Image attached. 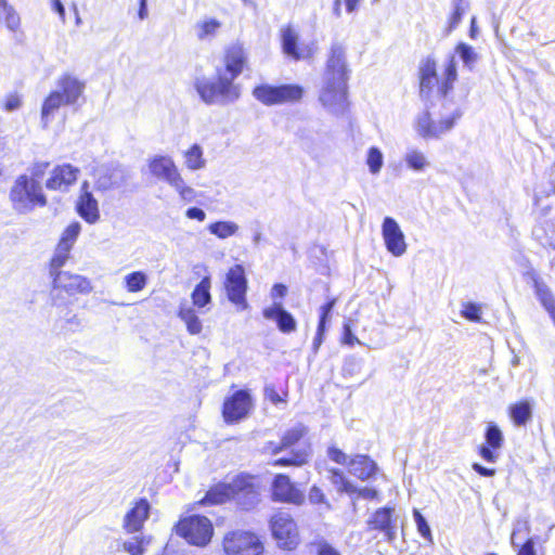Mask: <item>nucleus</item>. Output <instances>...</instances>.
I'll return each mask as SVG.
<instances>
[{
    "instance_id": "34",
    "label": "nucleus",
    "mask_w": 555,
    "mask_h": 555,
    "mask_svg": "<svg viewBox=\"0 0 555 555\" xmlns=\"http://www.w3.org/2000/svg\"><path fill=\"white\" fill-rule=\"evenodd\" d=\"M80 231L81 227L78 221H73L69 223L62 232L56 247L64 249L65 251H72L74 244L80 234Z\"/></svg>"
},
{
    "instance_id": "7",
    "label": "nucleus",
    "mask_w": 555,
    "mask_h": 555,
    "mask_svg": "<svg viewBox=\"0 0 555 555\" xmlns=\"http://www.w3.org/2000/svg\"><path fill=\"white\" fill-rule=\"evenodd\" d=\"M173 531L189 544L205 546L212 538L214 527L206 516L189 515L179 518L173 526Z\"/></svg>"
},
{
    "instance_id": "25",
    "label": "nucleus",
    "mask_w": 555,
    "mask_h": 555,
    "mask_svg": "<svg viewBox=\"0 0 555 555\" xmlns=\"http://www.w3.org/2000/svg\"><path fill=\"white\" fill-rule=\"evenodd\" d=\"M263 318L273 320L280 332L289 334L296 331L297 322L293 314L285 310L280 304H274L262 310Z\"/></svg>"
},
{
    "instance_id": "51",
    "label": "nucleus",
    "mask_w": 555,
    "mask_h": 555,
    "mask_svg": "<svg viewBox=\"0 0 555 555\" xmlns=\"http://www.w3.org/2000/svg\"><path fill=\"white\" fill-rule=\"evenodd\" d=\"M336 302H337V298L331 297L326 300V302L324 305H322L320 307L318 324H322V326L327 324L331 312H332L333 308L335 307Z\"/></svg>"
},
{
    "instance_id": "21",
    "label": "nucleus",
    "mask_w": 555,
    "mask_h": 555,
    "mask_svg": "<svg viewBox=\"0 0 555 555\" xmlns=\"http://www.w3.org/2000/svg\"><path fill=\"white\" fill-rule=\"evenodd\" d=\"M504 438L502 431L494 423L486 427L485 443L478 447V454L482 460L494 463L499 459V450L503 447Z\"/></svg>"
},
{
    "instance_id": "63",
    "label": "nucleus",
    "mask_w": 555,
    "mask_h": 555,
    "mask_svg": "<svg viewBox=\"0 0 555 555\" xmlns=\"http://www.w3.org/2000/svg\"><path fill=\"white\" fill-rule=\"evenodd\" d=\"M284 447L283 444L280 442H275V441H268L266 444H264V451L270 454V455H276L279 453H281L282 451H284Z\"/></svg>"
},
{
    "instance_id": "33",
    "label": "nucleus",
    "mask_w": 555,
    "mask_h": 555,
    "mask_svg": "<svg viewBox=\"0 0 555 555\" xmlns=\"http://www.w3.org/2000/svg\"><path fill=\"white\" fill-rule=\"evenodd\" d=\"M309 462V452L297 450L291 456H283L270 462L273 467H301Z\"/></svg>"
},
{
    "instance_id": "22",
    "label": "nucleus",
    "mask_w": 555,
    "mask_h": 555,
    "mask_svg": "<svg viewBox=\"0 0 555 555\" xmlns=\"http://www.w3.org/2000/svg\"><path fill=\"white\" fill-rule=\"evenodd\" d=\"M151 505L145 498L134 501L132 507L124 517L122 527L126 532L134 533L142 530L144 522L150 516Z\"/></svg>"
},
{
    "instance_id": "26",
    "label": "nucleus",
    "mask_w": 555,
    "mask_h": 555,
    "mask_svg": "<svg viewBox=\"0 0 555 555\" xmlns=\"http://www.w3.org/2000/svg\"><path fill=\"white\" fill-rule=\"evenodd\" d=\"M349 472L357 479L367 481L374 478L378 467L374 460L366 454H356L349 461Z\"/></svg>"
},
{
    "instance_id": "24",
    "label": "nucleus",
    "mask_w": 555,
    "mask_h": 555,
    "mask_svg": "<svg viewBox=\"0 0 555 555\" xmlns=\"http://www.w3.org/2000/svg\"><path fill=\"white\" fill-rule=\"evenodd\" d=\"M149 168L153 176L164 179L170 185L180 181L181 173L175 162L168 156H155L149 162Z\"/></svg>"
},
{
    "instance_id": "30",
    "label": "nucleus",
    "mask_w": 555,
    "mask_h": 555,
    "mask_svg": "<svg viewBox=\"0 0 555 555\" xmlns=\"http://www.w3.org/2000/svg\"><path fill=\"white\" fill-rule=\"evenodd\" d=\"M508 416L516 426L526 425L531 416V405L528 400H519L508 406Z\"/></svg>"
},
{
    "instance_id": "60",
    "label": "nucleus",
    "mask_w": 555,
    "mask_h": 555,
    "mask_svg": "<svg viewBox=\"0 0 555 555\" xmlns=\"http://www.w3.org/2000/svg\"><path fill=\"white\" fill-rule=\"evenodd\" d=\"M353 495H357L358 498H362V499H366V500H376L378 498V491L374 488H369V487H364V488L356 487V491H354Z\"/></svg>"
},
{
    "instance_id": "13",
    "label": "nucleus",
    "mask_w": 555,
    "mask_h": 555,
    "mask_svg": "<svg viewBox=\"0 0 555 555\" xmlns=\"http://www.w3.org/2000/svg\"><path fill=\"white\" fill-rule=\"evenodd\" d=\"M461 114L454 112L439 120H434L429 112H423L416 119V130L425 139H437L451 130Z\"/></svg>"
},
{
    "instance_id": "56",
    "label": "nucleus",
    "mask_w": 555,
    "mask_h": 555,
    "mask_svg": "<svg viewBox=\"0 0 555 555\" xmlns=\"http://www.w3.org/2000/svg\"><path fill=\"white\" fill-rule=\"evenodd\" d=\"M309 500L312 504H325L326 503V496L323 492V490L319 486H311L309 489Z\"/></svg>"
},
{
    "instance_id": "12",
    "label": "nucleus",
    "mask_w": 555,
    "mask_h": 555,
    "mask_svg": "<svg viewBox=\"0 0 555 555\" xmlns=\"http://www.w3.org/2000/svg\"><path fill=\"white\" fill-rule=\"evenodd\" d=\"M253 409V398L248 390H235L222 403L221 414L225 423L234 424L245 418Z\"/></svg>"
},
{
    "instance_id": "38",
    "label": "nucleus",
    "mask_w": 555,
    "mask_h": 555,
    "mask_svg": "<svg viewBox=\"0 0 555 555\" xmlns=\"http://www.w3.org/2000/svg\"><path fill=\"white\" fill-rule=\"evenodd\" d=\"M125 288L129 293H139L147 285V275L143 271H133L124 278Z\"/></svg>"
},
{
    "instance_id": "17",
    "label": "nucleus",
    "mask_w": 555,
    "mask_h": 555,
    "mask_svg": "<svg viewBox=\"0 0 555 555\" xmlns=\"http://www.w3.org/2000/svg\"><path fill=\"white\" fill-rule=\"evenodd\" d=\"M79 173V168L72 164H59L50 171L44 185L49 191H67L77 182Z\"/></svg>"
},
{
    "instance_id": "64",
    "label": "nucleus",
    "mask_w": 555,
    "mask_h": 555,
    "mask_svg": "<svg viewBox=\"0 0 555 555\" xmlns=\"http://www.w3.org/2000/svg\"><path fill=\"white\" fill-rule=\"evenodd\" d=\"M185 216L189 219H195L199 222L204 221L206 218V214L204 212V210H202L201 208H197V207H191V208L186 209Z\"/></svg>"
},
{
    "instance_id": "1",
    "label": "nucleus",
    "mask_w": 555,
    "mask_h": 555,
    "mask_svg": "<svg viewBox=\"0 0 555 555\" xmlns=\"http://www.w3.org/2000/svg\"><path fill=\"white\" fill-rule=\"evenodd\" d=\"M349 73L345 48L340 43H333L328 50L323 73V86L319 94L323 106L347 107Z\"/></svg>"
},
{
    "instance_id": "49",
    "label": "nucleus",
    "mask_w": 555,
    "mask_h": 555,
    "mask_svg": "<svg viewBox=\"0 0 555 555\" xmlns=\"http://www.w3.org/2000/svg\"><path fill=\"white\" fill-rule=\"evenodd\" d=\"M219 27L220 23L215 18L204 21L198 24L197 36L199 39H205L206 37L214 35Z\"/></svg>"
},
{
    "instance_id": "20",
    "label": "nucleus",
    "mask_w": 555,
    "mask_h": 555,
    "mask_svg": "<svg viewBox=\"0 0 555 555\" xmlns=\"http://www.w3.org/2000/svg\"><path fill=\"white\" fill-rule=\"evenodd\" d=\"M282 50L284 54L294 61L308 60L314 54L310 46L301 44L294 28L285 26L281 33Z\"/></svg>"
},
{
    "instance_id": "11",
    "label": "nucleus",
    "mask_w": 555,
    "mask_h": 555,
    "mask_svg": "<svg viewBox=\"0 0 555 555\" xmlns=\"http://www.w3.org/2000/svg\"><path fill=\"white\" fill-rule=\"evenodd\" d=\"M270 499L274 503L301 506L306 502V494L288 474L278 473L270 482Z\"/></svg>"
},
{
    "instance_id": "54",
    "label": "nucleus",
    "mask_w": 555,
    "mask_h": 555,
    "mask_svg": "<svg viewBox=\"0 0 555 555\" xmlns=\"http://www.w3.org/2000/svg\"><path fill=\"white\" fill-rule=\"evenodd\" d=\"M406 163L409 167L413 168L414 170H422L426 165L424 155L416 151L411 152L406 156Z\"/></svg>"
},
{
    "instance_id": "27",
    "label": "nucleus",
    "mask_w": 555,
    "mask_h": 555,
    "mask_svg": "<svg viewBox=\"0 0 555 555\" xmlns=\"http://www.w3.org/2000/svg\"><path fill=\"white\" fill-rule=\"evenodd\" d=\"M59 90L62 98L68 105L75 104L85 90V82L80 81L70 74L62 75L57 80Z\"/></svg>"
},
{
    "instance_id": "14",
    "label": "nucleus",
    "mask_w": 555,
    "mask_h": 555,
    "mask_svg": "<svg viewBox=\"0 0 555 555\" xmlns=\"http://www.w3.org/2000/svg\"><path fill=\"white\" fill-rule=\"evenodd\" d=\"M222 63L224 72L235 80L249 64L248 50L241 41L231 42L223 49Z\"/></svg>"
},
{
    "instance_id": "45",
    "label": "nucleus",
    "mask_w": 555,
    "mask_h": 555,
    "mask_svg": "<svg viewBox=\"0 0 555 555\" xmlns=\"http://www.w3.org/2000/svg\"><path fill=\"white\" fill-rule=\"evenodd\" d=\"M366 164L370 168V171L373 175H376L380 171V169L383 167V155H382V152L379 151V149H377L375 146H372L369 149L367 156H366Z\"/></svg>"
},
{
    "instance_id": "55",
    "label": "nucleus",
    "mask_w": 555,
    "mask_h": 555,
    "mask_svg": "<svg viewBox=\"0 0 555 555\" xmlns=\"http://www.w3.org/2000/svg\"><path fill=\"white\" fill-rule=\"evenodd\" d=\"M171 186H173L177 190V192L183 199L191 201L195 197L194 190L184 183V180L181 176H180V181L177 183L176 182L172 183Z\"/></svg>"
},
{
    "instance_id": "15",
    "label": "nucleus",
    "mask_w": 555,
    "mask_h": 555,
    "mask_svg": "<svg viewBox=\"0 0 555 555\" xmlns=\"http://www.w3.org/2000/svg\"><path fill=\"white\" fill-rule=\"evenodd\" d=\"M52 289L57 292V295L65 293L68 296H75L77 294H89L92 291V284L89 279L67 271L56 273L52 278Z\"/></svg>"
},
{
    "instance_id": "42",
    "label": "nucleus",
    "mask_w": 555,
    "mask_h": 555,
    "mask_svg": "<svg viewBox=\"0 0 555 555\" xmlns=\"http://www.w3.org/2000/svg\"><path fill=\"white\" fill-rule=\"evenodd\" d=\"M465 5L463 0H456L453 5V10L448 17L446 26V35H450L461 23L463 15L465 14Z\"/></svg>"
},
{
    "instance_id": "36",
    "label": "nucleus",
    "mask_w": 555,
    "mask_h": 555,
    "mask_svg": "<svg viewBox=\"0 0 555 555\" xmlns=\"http://www.w3.org/2000/svg\"><path fill=\"white\" fill-rule=\"evenodd\" d=\"M178 317L185 323L191 335H197L202 332V322L192 308L181 307L178 311Z\"/></svg>"
},
{
    "instance_id": "2",
    "label": "nucleus",
    "mask_w": 555,
    "mask_h": 555,
    "mask_svg": "<svg viewBox=\"0 0 555 555\" xmlns=\"http://www.w3.org/2000/svg\"><path fill=\"white\" fill-rule=\"evenodd\" d=\"M234 500L243 509H250L259 502V491L254 482V476L238 474L230 482H217L212 485L205 495L194 503L197 506H212L224 504Z\"/></svg>"
},
{
    "instance_id": "50",
    "label": "nucleus",
    "mask_w": 555,
    "mask_h": 555,
    "mask_svg": "<svg viewBox=\"0 0 555 555\" xmlns=\"http://www.w3.org/2000/svg\"><path fill=\"white\" fill-rule=\"evenodd\" d=\"M455 51L460 54L461 59L466 65H470L477 59L473 48L464 42H460L455 47Z\"/></svg>"
},
{
    "instance_id": "47",
    "label": "nucleus",
    "mask_w": 555,
    "mask_h": 555,
    "mask_svg": "<svg viewBox=\"0 0 555 555\" xmlns=\"http://www.w3.org/2000/svg\"><path fill=\"white\" fill-rule=\"evenodd\" d=\"M462 315L472 321V322H480L481 321V308L479 305L475 302H464L461 310Z\"/></svg>"
},
{
    "instance_id": "6",
    "label": "nucleus",
    "mask_w": 555,
    "mask_h": 555,
    "mask_svg": "<svg viewBox=\"0 0 555 555\" xmlns=\"http://www.w3.org/2000/svg\"><path fill=\"white\" fill-rule=\"evenodd\" d=\"M271 537L280 550L295 551L300 544V531L295 518L287 512L278 511L269 519Z\"/></svg>"
},
{
    "instance_id": "40",
    "label": "nucleus",
    "mask_w": 555,
    "mask_h": 555,
    "mask_svg": "<svg viewBox=\"0 0 555 555\" xmlns=\"http://www.w3.org/2000/svg\"><path fill=\"white\" fill-rule=\"evenodd\" d=\"M208 230L219 238H227L234 235L237 232L238 227L231 221H216L209 224Z\"/></svg>"
},
{
    "instance_id": "59",
    "label": "nucleus",
    "mask_w": 555,
    "mask_h": 555,
    "mask_svg": "<svg viewBox=\"0 0 555 555\" xmlns=\"http://www.w3.org/2000/svg\"><path fill=\"white\" fill-rule=\"evenodd\" d=\"M341 343L348 346H353L359 343V339L353 335L349 323H344Z\"/></svg>"
},
{
    "instance_id": "52",
    "label": "nucleus",
    "mask_w": 555,
    "mask_h": 555,
    "mask_svg": "<svg viewBox=\"0 0 555 555\" xmlns=\"http://www.w3.org/2000/svg\"><path fill=\"white\" fill-rule=\"evenodd\" d=\"M336 302H337V298L331 297L326 300V302L324 305H322L320 307L318 324H322V326L327 324L331 312H332L333 308L335 307Z\"/></svg>"
},
{
    "instance_id": "53",
    "label": "nucleus",
    "mask_w": 555,
    "mask_h": 555,
    "mask_svg": "<svg viewBox=\"0 0 555 555\" xmlns=\"http://www.w3.org/2000/svg\"><path fill=\"white\" fill-rule=\"evenodd\" d=\"M327 455L336 464L349 465L350 460L348 455L343 450L335 446H332L327 449Z\"/></svg>"
},
{
    "instance_id": "41",
    "label": "nucleus",
    "mask_w": 555,
    "mask_h": 555,
    "mask_svg": "<svg viewBox=\"0 0 555 555\" xmlns=\"http://www.w3.org/2000/svg\"><path fill=\"white\" fill-rule=\"evenodd\" d=\"M70 251H65L64 249L55 247V253L49 260V272L51 278H54L56 273H63L64 271L61 268L69 260Z\"/></svg>"
},
{
    "instance_id": "16",
    "label": "nucleus",
    "mask_w": 555,
    "mask_h": 555,
    "mask_svg": "<svg viewBox=\"0 0 555 555\" xmlns=\"http://www.w3.org/2000/svg\"><path fill=\"white\" fill-rule=\"evenodd\" d=\"M367 530L384 533L388 541L396 538V517L395 508L383 506L376 508L366 520Z\"/></svg>"
},
{
    "instance_id": "44",
    "label": "nucleus",
    "mask_w": 555,
    "mask_h": 555,
    "mask_svg": "<svg viewBox=\"0 0 555 555\" xmlns=\"http://www.w3.org/2000/svg\"><path fill=\"white\" fill-rule=\"evenodd\" d=\"M413 517H414L417 532L420 533V535L425 541L433 543L434 537L431 533V529H430L429 525L427 524V520L425 519V517L422 515V513L417 508L413 509Z\"/></svg>"
},
{
    "instance_id": "31",
    "label": "nucleus",
    "mask_w": 555,
    "mask_h": 555,
    "mask_svg": "<svg viewBox=\"0 0 555 555\" xmlns=\"http://www.w3.org/2000/svg\"><path fill=\"white\" fill-rule=\"evenodd\" d=\"M210 286L211 283L209 276H204L194 287L191 294V299L195 307L204 308L211 301Z\"/></svg>"
},
{
    "instance_id": "46",
    "label": "nucleus",
    "mask_w": 555,
    "mask_h": 555,
    "mask_svg": "<svg viewBox=\"0 0 555 555\" xmlns=\"http://www.w3.org/2000/svg\"><path fill=\"white\" fill-rule=\"evenodd\" d=\"M266 398L272 402L273 404L285 403L288 397V391L286 388L278 390L275 386L268 385L264 388Z\"/></svg>"
},
{
    "instance_id": "5",
    "label": "nucleus",
    "mask_w": 555,
    "mask_h": 555,
    "mask_svg": "<svg viewBox=\"0 0 555 555\" xmlns=\"http://www.w3.org/2000/svg\"><path fill=\"white\" fill-rule=\"evenodd\" d=\"M194 88L202 101L209 105L232 103L241 95L240 86L232 78L222 74L220 69L217 70V76L214 80L197 78L194 82Z\"/></svg>"
},
{
    "instance_id": "4",
    "label": "nucleus",
    "mask_w": 555,
    "mask_h": 555,
    "mask_svg": "<svg viewBox=\"0 0 555 555\" xmlns=\"http://www.w3.org/2000/svg\"><path fill=\"white\" fill-rule=\"evenodd\" d=\"M9 201L12 209L20 215L48 205V197L41 183L27 178L26 173L17 176L13 181L9 191Z\"/></svg>"
},
{
    "instance_id": "62",
    "label": "nucleus",
    "mask_w": 555,
    "mask_h": 555,
    "mask_svg": "<svg viewBox=\"0 0 555 555\" xmlns=\"http://www.w3.org/2000/svg\"><path fill=\"white\" fill-rule=\"evenodd\" d=\"M517 555H535L533 540L527 539L519 547Z\"/></svg>"
},
{
    "instance_id": "8",
    "label": "nucleus",
    "mask_w": 555,
    "mask_h": 555,
    "mask_svg": "<svg viewBox=\"0 0 555 555\" xmlns=\"http://www.w3.org/2000/svg\"><path fill=\"white\" fill-rule=\"evenodd\" d=\"M225 555H264V543L253 530L235 529L227 532L222 539Z\"/></svg>"
},
{
    "instance_id": "28",
    "label": "nucleus",
    "mask_w": 555,
    "mask_h": 555,
    "mask_svg": "<svg viewBox=\"0 0 555 555\" xmlns=\"http://www.w3.org/2000/svg\"><path fill=\"white\" fill-rule=\"evenodd\" d=\"M126 179L127 175L122 168L111 167L101 172L95 181V186L100 191H106L117 186L119 182H124Z\"/></svg>"
},
{
    "instance_id": "37",
    "label": "nucleus",
    "mask_w": 555,
    "mask_h": 555,
    "mask_svg": "<svg viewBox=\"0 0 555 555\" xmlns=\"http://www.w3.org/2000/svg\"><path fill=\"white\" fill-rule=\"evenodd\" d=\"M185 166L190 170H198L204 168L206 162L203 156V150L198 144H192L184 152Z\"/></svg>"
},
{
    "instance_id": "3",
    "label": "nucleus",
    "mask_w": 555,
    "mask_h": 555,
    "mask_svg": "<svg viewBox=\"0 0 555 555\" xmlns=\"http://www.w3.org/2000/svg\"><path fill=\"white\" fill-rule=\"evenodd\" d=\"M457 80L456 63L453 56H450L444 65L442 76H438L437 62L434 57H425L418 68L420 94L429 99L434 93L440 98H446L453 90Z\"/></svg>"
},
{
    "instance_id": "58",
    "label": "nucleus",
    "mask_w": 555,
    "mask_h": 555,
    "mask_svg": "<svg viewBox=\"0 0 555 555\" xmlns=\"http://www.w3.org/2000/svg\"><path fill=\"white\" fill-rule=\"evenodd\" d=\"M317 555H341V553L326 541H320L317 543L315 548Z\"/></svg>"
},
{
    "instance_id": "18",
    "label": "nucleus",
    "mask_w": 555,
    "mask_h": 555,
    "mask_svg": "<svg viewBox=\"0 0 555 555\" xmlns=\"http://www.w3.org/2000/svg\"><path fill=\"white\" fill-rule=\"evenodd\" d=\"M382 236L386 249L395 257L402 256L408 248L405 237L397 221L385 217L382 224Z\"/></svg>"
},
{
    "instance_id": "23",
    "label": "nucleus",
    "mask_w": 555,
    "mask_h": 555,
    "mask_svg": "<svg viewBox=\"0 0 555 555\" xmlns=\"http://www.w3.org/2000/svg\"><path fill=\"white\" fill-rule=\"evenodd\" d=\"M526 276L530 279L539 302L555 324V296L552 291L534 270L526 272Z\"/></svg>"
},
{
    "instance_id": "10",
    "label": "nucleus",
    "mask_w": 555,
    "mask_h": 555,
    "mask_svg": "<svg viewBox=\"0 0 555 555\" xmlns=\"http://www.w3.org/2000/svg\"><path fill=\"white\" fill-rule=\"evenodd\" d=\"M223 289L228 300L238 311L249 308L247 300L248 280L243 264L236 263L228 269L223 280Z\"/></svg>"
},
{
    "instance_id": "48",
    "label": "nucleus",
    "mask_w": 555,
    "mask_h": 555,
    "mask_svg": "<svg viewBox=\"0 0 555 555\" xmlns=\"http://www.w3.org/2000/svg\"><path fill=\"white\" fill-rule=\"evenodd\" d=\"M49 169L50 162H35L29 169V175H27V178H31L35 182H40Z\"/></svg>"
},
{
    "instance_id": "9",
    "label": "nucleus",
    "mask_w": 555,
    "mask_h": 555,
    "mask_svg": "<svg viewBox=\"0 0 555 555\" xmlns=\"http://www.w3.org/2000/svg\"><path fill=\"white\" fill-rule=\"evenodd\" d=\"M251 93L258 102L272 106L300 101L304 95V88L299 85L271 86L261 83L255 86Z\"/></svg>"
},
{
    "instance_id": "57",
    "label": "nucleus",
    "mask_w": 555,
    "mask_h": 555,
    "mask_svg": "<svg viewBox=\"0 0 555 555\" xmlns=\"http://www.w3.org/2000/svg\"><path fill=\"white\" fill-rule=\"evenodd\" d=\"M22 105L21 98L16 93H11L7 95L3 101L2 108L7 112H12L20 108Z\"/></svg>"
},
{
    "instance_id": "39",
    "label": "nucleus",
    "mask_w": 555,
    "mask_h": 555,
    "mask_svg": "<svg viewBox=\"0 0 555 555\" xmlns=\"http://www.w3.org/2000/svg\"><path fill=\"white\" fill-rule=\"evenodd\" d=\"M306 427L302 425L288 428L283 433L281 443L285 450L291 449L296 446L306 436Z\"/></svg>"
},
{
    "instance_id": "35",
    "label": "nucleus",
    "mask_w": 555,
    "mask_h": 555,
    "mask_svg": "<svg viewBox=\"0 0 555 555\" xmlns=\"http://www.w3.org/2000/svg\"><path fill=\"white\" fill-rule=\"evenodd\" d=\"M328 477L339 493H346L348 495L354 494L356 487L346 478L343 470L339 468H330Z\"/></svg>"
},
{
    "instance_id": "32",
    "label": "nucleus",
    "mask_w": 555,
    "mask_h": 555,
    "mask_svg": "<svg viewBox=\"0 0 555 555\" xmlns=\"http://www.w3.org/2000/svg\"><path fill=\"white\" fill-rule=\"evenodd\" d=\"M0 22L11 31H16L21 26V17L8 0H0Z\"/></svg>"
},
{
    "instance_id": "29",
    "label": "nucleus",
    "mask_w": 555,
    "mask_h": 555,
    "mask_svg": "<svg viewBox=\"0 0 555 555\" xmlns=\"http://www.w3.org/2000/svg\"><path fill=\"white\" fill-rule=\"evenodd\" d=\"M61 95L62 93L53 90L43 100L41 106V120L44 127L49 125L51 119L54 117L55 112L60 107H62L63 105H68L67 103H65L64 99Z\"/></svg>"
},
{
    "instance_id": "43",
    "label": "nucleus",
    "mask_w": 555,
    "mask_h": 555,
    "mask_svg": "<svg viewBox=\"0 0 555 555\" xmlns=\"http://www.w3.org/2000/svg\"><path fill=\"white\" fill-rule=\"evenodd\" d=\"M150 543V539L146 537H135L131 541L124 542L122 548L129 555H143L145 547Z\"/></svg>"
},
{
    "instance_id": "61",
    "label": "nucleus",
    "mask_w": 555,
    "mask_h": 555,
    "mask_svg": "<svg viewBox=\"0 0 555 555\" xmlns=\"http://www.w3.org/2000/svg\"><path fill=\"white\" fill-rule=\"evenodd\" d=\"M472 468L474 469V472H476L479 476L482 477H493L496 474L495 468H488L479 463H473Z\"/></svg>"
},
{
    "instance_id": "19",
    "label": "nucleus",
    "mask_w": 555,
    "mask_h": 555,
    "mask_svg": "<svg viewBox=\"0 0 555 555\" xmlns=\"http://www.w3.org/2000/svg\"><path fill=\"white\" fill-rule=\"evenodd\" d=\"M75 210L78 216L89 224L96 223L101 218L99 203L89 190V183L87 181L81 184L75 204Z\"/></svg>"
}]
</instances>
